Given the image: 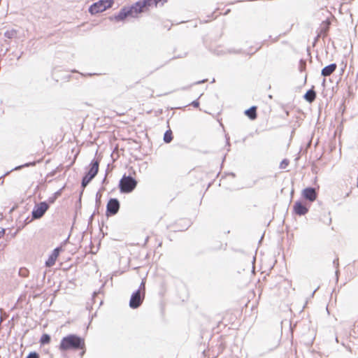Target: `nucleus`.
Returning a JSON list of instances; mask_svg holds the SVG:
<instances>
[{
  "label": "nucleus",
  "instance_id": "1a4fd4ad",
  "mask_svg": "<svg viewBox=\"0 0 358 358\" xmlns=\"http://www.w3.org/2000/svg\"><path fill=\"white\" fill-rule=\"evenodd\" d=\"M302 196L310 202H313L317 197L315 189L313 187H307L302 191Z\"/></svg>",
  "mask_w": 358,
  "mask_h": 358
},
{
  "label": "nucleus",
  "instance_id": "7ed1b4c3",
  "mask_svg": "<svg viewBox=\"0 0 358 358\" xmlns=\"http://www.w3.org/2000/svg\"><path fill=\"white\" fill-rule=\"evenodd\" d=\"M113 3V0H99L90 6L89 8V12L92 15H96L97 13H102L106 10L111 8Z\"/></svg>",
  "mask_w": 358,
  "mask_h": 358
},
{
  "label": "nucleus",
  "instance_id": "2eb2a0df",
  "mask_svg": "<svg viewBox=\"0 0 358 358\" xmlns=\"http://www.w3.org/2000/svg\"><path fill=\"white\" fill-rule=\"evenodd\" d=\"M257 106H252L249 109L246 110L244 112V113L250 120H255L257 118Z\"/></svg>",
  "mask_w": 358,
  "mask_h": 358
},
{
  "label": "nucleus",
  "instance_id": "5701e85b",
  "mask_svg": "<svg viewBox=\"0 0 358 358\" xmlns=\"http://www.w3.org/2000/svg\"><path fill=\"white\" fill-rule=\"evenodd\" d=\"M192 106H193L194 108H199V102L196 101H194L191 103Z\"/></svg>",
  "mask_w": 358,
  "mask_h": 358
},
{
  "label": "nucleus",
  "instance_id": "b1692460",
  "mask_svg": "<svg viewBox=\"0 0 358 358\" xmlns=\"http://www.w3.org/2000/svg\"><path fill=\"white\" fill-rule=\"evenodd\" d=\"M5 234V230L0 227V238H2Z\"/></svg>",
  "mask_w": 358,
  "mask_h": 358
},
{
  "label": "nucleus",
  "instance_id": "6e6552de",
  "mask_svg": "<svg viewBox=\"0 0 358 358\" xmlns=\"http://www.w3.org/2000/svg\"><path fill=\"white\" fill-rule=\"evenodd\" d=\"M49 206L45 202H41L36 205L32 211V216L35 219L41 218L48 210Z\"/></svg>",
  "mask_w": 358,
  "mask_h": 358
},
{
  "label": "nucleus",
  "instance_id": "20e7f679",
  "mask_svg": "<svg viewBox=\"0 0 358 358\" xmlns=\"http://www.w3.org/2000/svg\"><path fill=\"white\" fill-rule=\"evenodd\" d=\"M99 162L94 159L90 164V169L87 173L83 177L82 180V186L85 188L90 182L96 176L99 171Z\"/></svg>",
  "mask_w": 358,
  "mask_h": 358
},
{
  "label": "nucleus",
  "instance_id": "4be33fe9",
  "mask_svg": "<svg viewBox=\"0 0 358 358\" xmlns=\"http://www.w3.org/2000/svg\"><path fill=\"white\" fill-rule=\"evenodd\" d=\"M19 273H20V275H22L23 277H26V276H27L28 271L26 268H20Z\"/></svg>",
  "mask_w": 358,
  "mask_h": 358
},
{
  "label": "nucleus",
  "instance_id": "f8f14e48",
  "mask_svg": "<svg viewBox=\"0 0 358 358\" xmlns=\"http://www.w3.org/2000/svg\"><path fill=\"white\" fill-rule=\"evenodd\" d=\"M330 24H331V21L329 19H327L326 20L323 21L321 23L320 31V33L318 34L319 37L322 36V37L324 38L327 36L328 31L329 30Z\"/></svg>",
  "mask_w": 358,
  "mask_h": 358
},
{
  "label": "nucleus",
  "instance_id": "ddd939ff",
  "mask_svg": "<svg viewBox=\"0 0 358 358\" xmlns=\"http://www.w3.org/2000/svg\"><path fill=\"white\" fill-rule=\"evenodd\" d=\"M348 187V186H350L349 189H348V191H346L345 192V197L346 196H348L350 193L352 192V190L357 187L358 188V178L357 179L356 182L352 183L351 181H350V178H348L346 180H344V184H342L341 185V187Z\"/></svg>",
  "mask_w": 358,
  "mask_h": 358
},
{
  "label": "nucleus",
  "instance_id": "393cba45",
  "mask_svg": "<svg viewBox=\"0 0 358 358\" xmlns=\"http://www.w3.org/2000/svg\"><path fill=\"white\" fill-rule=\"evenodd\" d=\"M167 0H154L155 6H157L160 1L166 2Z\"/></svg>",
  "mask_w": 358,
  "mask_h": 358
},
{
  "label": "nucleus",
  "instance_id": "6ab92c4d",
  "mask_svg": "<svg viewBox=\"0 0 358 358\" xmlns=\"http://www.w3.org/2000/svg\"><path fill=\"white\" fill-rule=\"evenodd\" d=\"M289 161L287 159H285L280 162L279 167L281 169H285L289 166Z\"/></svg>",
  "mask_w": 358,
  "mask_h": 358
},
{
  "label": "nucleus",
  "instance_id": "f03ea898",
  "mask_svg": "<svg viewBox=\"0 0 358 358\" xmlns=\"http://www.w3.org/2000/svg\"><path fill=\"white\" fill-rule=\"evenodd\" d=\"M151 0H143L136 2L129 8H123L117 16V19L122 20L127 16L136 17L139 13L143 12L144 8L150 6Z\"/></svg>",
  "mask_w": 358,
  "mask_h": 358
},
{
  "label": "nucleus",
  "instance_id": "39448f33",
  "mask_svg": "<svg viewBox=\"0 0 358 358\" xmlns=\"http://www.w3.org/2000/svg\"><path fill=\"white\" fill-rule=\"evenodd\" d=\"M145 296V285L141 284L139 289L135 292L130 299L129 306L132 308H136L141 306Z\"/></svg>",
  "mask_w": 358,
  "mask_h": 358
},
{
  "label": "nucleus",
  "instance_id": "423d86ee",
  "mask_svg": "<svg viewBox=\"0 0 358 358\" xmlns=\"http://www.w3.org/2000/svg\"><path fill=\"white\" fill-rule=\"evenodd\" d=\"M136 180L130 177L124 176L120 181V188L122 192H131L136 187Z\"/></svg>",
  "mask_w": 358,
  "mask_h": 358
},
{
  "label": "nucleus",
  "instance_id": "aec40b11",
  "mask_svg": "<svg viewBox=\"0 0 358 358\" xmlns=\"http://www.w3.org/2000/svg\"><path fill=\"white\" fill-rule=\"evenodd\" d=\"M152 237L155 239V241L157 244V248H160L162 245V238H159L157 235H153Z\"/></svg>",
  "mask_w": 358,
  "mask_h": 358
},
{
  "label": "nucleus",
  "instance_id": "f3484780",
  "mask_svg": "<svg viewBox=\"0 0 358 358\" xmlns=\"http://www.w3.org/2000/svg\"><path fill=\"white\" fill-rule=\"evenodd\" d=\"M50 341H51L50 336L47 334H44L41 336L39 342H40L41 345H44L49 344L50 343Z\"/></svg>",
  "mask_w": 358,
  "mask_h": 358
},
{
  "label": "nucleus",
  "instance_id": "a878e982",
  "mask_svg": "<svg viewBox=\"0 0 358 358\" xmlns=\"http://www.w3.org/2000/svg\"><path fill=\"white\" fill-rule=\"evenodd\" d=\"M35 164H36V162H32V163L27 164L25 166H34Z\"/></svg>",
  "mask_w": 358,
  "mask_h": 358
},
{
  "label": "nucleus",
  "instance_id": "4468645a",
  "mask_svg": "<svg viewBox=\"0 0 358 358\" xmlns=\"http://www.w3.org/2000/svg\"><path fill=\"white\" fill-rule=\"evenodd\" d=\"M336 68H337L336 64H331L325 66L322 70V75L324 77L329 76L336 71Z\"/></svg>",
  "mask_w": 358,
  "mask_h": 358
},
{
  "label": "nucleus",
  "instance_id": "dca6fc26",
  "mask_svg": "<svg viewBox=\"0 0 358 358\" xmlns=\"http://www.w3.org/2000/svg\"><path fill=\"white\" fill-rule=\"evenodd\" d=\"M316 98V92L313 89L309 90L304 95V99L309 103H312Z\"/></svg>",
  "mask_w": 358,
  "mask_h": 358
},
{
  "label": "nucleus",
  "instance_id": "f257e3e1",
  "mask_svg": "<svg viewBox=\"0 0 358 358\" xmlns=\"http://www.w3.org/2000/svg\"><path fill=\"white\" fill-rule=\"evenodd\" d=\"M58 348L61 352L82 350L83 355L85 352V341L78 335L69 334L62 338Z\"/></svg>",
  "mask_w": 358,
  "mask_h": 358
},
{
  "label": "nucleus",
  "instance_id": "9b49d317",
  "mask_svg": "<svg viewBox=\"0 0 358 358\" xmlns=\"http://www.w3.org/2000/svg\"><path fill=\"white\" fill-rule=\"evenodd\" d=\"M60 248H55L51 255L49 256L48 260L45 262V265L48 267H51L55 265L59 255Z\"/></svg>",
  "mask_w": 358,
  "mask_h": 358
},
{
  "label": "nucleus",
  "instance_id": "a211bd4d",
  "mask_svg": "<svg viewBox=\"0 0 358 358\" xmlns=\"http://www.w3.org/2000/svg\"><path fill=\"white\" fill-rule=\"evenodd\" d=\"M173 140V133L171 129L167 130L164 135V141L169 143Z\"/></svg>",
  "mask_w": 358,
  "mask_h": 358
},
{
  "label": "nucleus",
  "instance_id": "9d476101",
  "mask_svg": "<svg viewBox=\"0 0 358 358\" xmlns=\"http://www.w3.org/2000/svg\"><path fill=\"white\" fill-rule=\"evenodd\" d=\"M293 211L298 215H304L308 212V208L301 201H296L293 206Z\"/></svg>",
  "mask_w": 358,
  "mask_h": 358
},
{
  "label": "nucleus",
  "instance_id": "412c9836",
  "mask_svg": "<svg viewBox=\"0 0 358 358\" xmlns=\"http://www.w3.org/2000/svg\"><path fill=\"white\" fill-rule=\"evenodd\" d=\"M39 357H40V356L37 352H30L26 358H39Z\"/></svg>",
  "mask_w": 358,
  "mask_h": 358
},
{
  "label": "nucleus",
  "instance_id": "0eeeda50",
  "mask_svg": "<svg viewBox=\"0 0 358 358\" xmlns=\"http://www.w3.org/2000/svg\"><path fill=\"white\" fill-rule=\"evenodd\" d=\"M120 209V203L116 199H110L106 206V215H115Z\"/></svg>",
  "mask_w": 358,
  "mask_h": 358
}]
</instances>
